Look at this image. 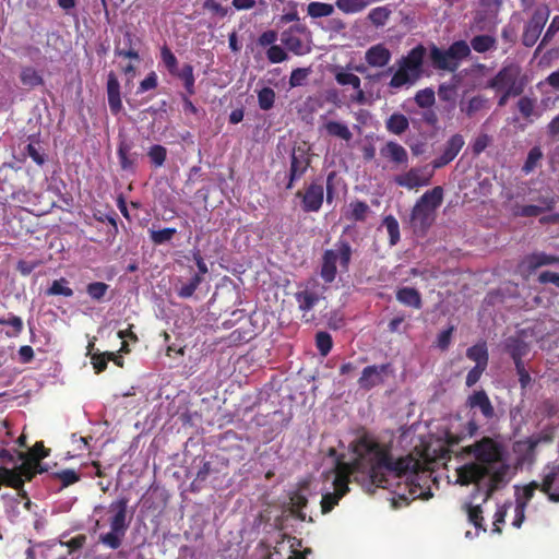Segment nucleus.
<instances>
[{"label":"nucleus","instance_id":"0eeeda50","mask_svg":"<svg viewBox=\"0 0 559 559\" xmlns=\"http://www.w3.org/2000/svg\"><path fill=\"white\" fill-rule=\"evenodd\" d=\"M109 508L115 512L110 519V531L99 536V543L111 549H118L129 527L127 522L128 499L120 498L114 501Z\"/></svg>","mask_w":559,"mask_h":559},{"label":"nucleus","instance_id":"79ce46f5","mask_svg":"<svg viewBox=\"0 0 559 559\" xmlns=\"http://www.w3.org/2000/svg\"><path fill=\"white\" fill-rule=\"evenodd\" d=\"M50 450L45 448L43 441H37L27 453H20V459H26L37 466H41L40 461L49 455Z\"/></svg>","mask_w":559,"mask_h":559},{"label":"nucleus","instance_id":"9b49d317","mask_svg":"<svg viewBox=\"0 0 559 559\" xmlns=\"http://www.w3.org/2000/svg\"><path fill=\"white\" fill-rule=\"evenodd\" d=\"M302 542L299 538L282 534V539L276 543L274 551L271 554L272 559H306L311 554L310 548L300 550Z\"/></svg>","mask_w":559,"mask_h":559},{"label":"nucleus","instance_id":"393cba45","mask_svg":"<svg viewBox=\"0 0 559 559\" xmlns=\"http://www.w3.org/2000/svg\"><path fill=\"white\" fill-rule=\"evenodd\" d=\"M395 298L405 307H411L416 310H419L423 307L421 295L419 290L414 287L404 286L397 288L395 292Z\"/></svg>","mask_w":559,"mask_h":559},{"label":"nucleus","instance_id":"338daca9","mask_svg":"<svg viewBox=\"0 0 559 559\" xmlns=\"http://www.w3.org/2000/svg\"><path fill=\"white\" fill-rule=\"evenodd\" d=\"M310 70L307 68H297L294 69L289 76V85L290 87L301 86L307 80Z\"/></svg>","mask_w":559,"mask_h":559},{"label":"nucleus","instance_id":"72a5a7b5","mask_svg":"<svg viewBox=\"0 0 559 559\" xmlns=\"http://www.w3.org/2000/svg\"><path fill=\"white\" fill-rule=\"evenodd\" d=\"M5 485L17 490H23L24 478H21V474L16 469H10L0 467V486Z\"/></svg>","mask_w":559,"mask_h":559},{"label":"nucleus","instance_id":"b1692460","mask_svg":"<svg viewBox=\"0 0 559 559\" xmlns=\"http://www.w3.org/2000/svg\"><path fill=\"white\" fill-rule=\"evenodd\" d=\"M508 473H509V465L502 463L498 468L495 471L489 469V474L487 477H489L487 488H486V497L485 500L489 499L493 492H496L501 486L506 485L508 483Z\"/></svg>","mask_w":559,"mask_h":559},{"label":"nucleus","instance_id":"a19ab883","mask_svg":"<svg viewBox=\"0 0 559 559\" xmlns=\"http://www.w3.org/2000/svg\"><path fill=\"white\" fill-rule=\"evenodd\" d=\"M486 108H488V99L483 95L473 96L466 105H461V111L468 118L474 117L477 112Z\"/></svg>","mask_w":559,"mask_h":559},{"label":"nucleus","instance_id":"bb28decb","mask_svg":"<svg viewBox=\"0 0 559 559\" xmlns=\"http://www.w3.org/2000/svg\"><path fill=\"white\" fill-rule=\"evenodd\" d=\"M524 263L528 272H534L545 265L558 264L559 255L548 254L545 252H533L525 258Z\"/></svg>","mask_w":559,"mask_h":559},{"label":"nucleus","instance_id":"69168bd1","mask_svg":"<svg viewBox=\"0 0 559 559\" xmlns=\"http://www.w3.org/2000/svg\"><path fill=\"white\" fill-rule=\"evenodd\" d=\"M266 58L271 63H281L287 60L288 55L280 45H273L266 50Z\"/></svg>","mask_w":559,"mask_h":559},{"label":"nucleus","instance_id":"9d476101","mask_svg":"<svg viewBox=\"0 0 559 559\" xmlns=\"http://www.w3.org/2000/svg\"><path fill=\"white\" fill-rule=\"evenodd\" d=\"M435 170L433 166L429 165L412 167L406 173L395 176L394 182L408 190L426 187L430 185Z\"/></svg>","mask_w":559,"mask_h":559},{"label":"nucleus","instance_id":"a878e982","mask_svg":"<svg viewBox=\"0 0 559 559\" xmlns=\"http://www.w3.org/2000/svg\"><path fill=\"white\" fill-rule=\"evenodd\" d=\"M380 154L382 157L395 163V164H407L408 154L404 146L401 144L389 141L381 147Z\"/></svg>","mask_w":559,"mask_h":559},{"label":"nucleus","instance_id":"20e7f679","mask_svg":"<svg viewBox=\"0 0 559 559\" xmlns=\"http://www.w3.org/2000/svg\"><path fill=\"white\" fill-rule=\"evenodd\" d=\"M443 188L437 186L426 191L415 203L411 212V223L415 229L425 233L435 221V212L442 204Z\"/></svg>","mask_w":559,"mask_h":559},{"label":"nucleus","instance_id":"4d7b16f0","mask_svg":"<svg viewBox=\"0 0 559 559\" xmlns=\"http://www.w3.org/2000/svg\"><path fill=\"white\" fill-rule=\"evenodd\" d=\"M414 99H415V103L418 105V107L430 108L436 102L435 91L429 87L419 90L415 94Z\"/></svg>","mask_w":559,"mask_h":559},{"label":"nucleus","instance_id":"603ef678","mask_svg":"<svg viewBox=\"0 0 559 559\" xmlns=\"http://www.w3.org/2000/svg\"><path fill=\"white\" fill-rule=\"evenodd\" d=\"M147 156L154 167H162L167 158V150L160 144H154L148 148Z\"/></svg>","mask_w":559,"mask_h":559},{"label":"nucleus","instance_id":"8fccbe9b","mask_svg":"<svg viewBox=\"0 0 559 559\" xmlns=\"http://www.w3.org/2000/svg\"><path fill=\"white\" fill-rule=\"evenodd\" d=\"M202 282H203V277L200 274H194L188 283L182 284L177 289V295L180 298H185V299L192 297Z\"/></svg>","mask_w":559,"mask_h":559},{"label":"nucleus","instance_id":"c03bdc74","mask_svg":"<svg viewBox=\"0 0 559 559\" xmlns=\"http://www.w3.org/2000/svg\"><path fill=\"white\" fill-rule=\"evenodd\" d=\"M20 80L24 86L34 88L44 84L41 75L32 67H25L22 69Z\"/></svg>","mask_w":559,"mask_h":559},{"label":"nucleus","instance_id":"58836bf2","mask_svg":"<svg viewBox=\"0 0 559 559\" xmlns=\"http://www.w3.org/2000/svg\"><path fill=\"white\" fill-rule=\"evenodd\" d=\"M466 357L476 362V366L488 365V349L485 342L477 343L466 350Z\"/></svg>","mask_w":559,"mask_h":559},{"label":"nucleus","instance_id":"2f4dec72","mask_svg":"<svg viewBox=\"0 0 559 559\" xmlns=\"http://www.w3.org/2000/svg\"><path fill=\"white\" fill-rule=\"evenodd\" d=\"M372 3V0H335V7L344 14L360 13Z\"/></svg>","mask_w":559,"mask_h":559},{"label":"nucleus","instance_id":"7c9ffc66","mask_svg":"<svg viewBox=\"0 0 559 559\" xmlns=\"http://www.w3.org/2000/svg\"><path fill=\"white\" fill-rule=\"evenodd\" d=\"M469 47L471 50L473 49L478 53H485L497 49V39L495 36L488 34L476 35L471 39Z\"/></svg>","mask_w":559,"mask_h":559},{"label":"nucleus","instance_id":"3c124183","mask_svg":"<svg viewBox=\"0 0 559 559\" xmlns=\"http://www.w3.org/2000/svg\"><path fill=\"white\" fill-rule=\"evenodd\" d=\"M160 59L170 75H174L175 73H177V71L179 70L178 69V60L167 45H164L160 48Z\"/></svg>","mask_w":559,"mask_h":559},{"label":"nucleus","instance_id":"39448f33","mask_svg":"<svg viewBox=\"0 0 559 559\" xmlns=\"http://www.w3.org/2000/svg\"><path fill=\"white\" fill-rule=\"evenodd\" d=\"M352 253V246L344 239L337 240L334 245V249H328L323 252L320 276L326 284L334 282L336 277L337 261L340 262L342 271H348Z\"/></svg>","mask_w":559,"mask_h":559},{"label":"nucleus","instance_id":"f3484780","mask_svg":"<svg viewBox=\"0 0 559 559\" xmlns=\"http://www.w3.org/2000/svg\"><path fill=\"white\" fill-rule=\"evenodd\" d=\"M469 409H479L483 417L490 421L496 418L495 407L485 390L474 391L466 400Z\"/></svg>","mask_w":559,"mask_h":559},{"label":"nucleus","instance_id":"c756f323","mask_svg":"<svg viewBox=\"0 0 559 559\" xmlns=\"http://www.w3.org/2000/svg\"><path fill=\"white\" fill-rule=\"evenodd\" d=\"M136 41L139 39L131 32H126L123 35V47H115V55L118 57L129 58L139 61L140 55L136 49Z\"/></svg>","mask_w":559,"mask_h":559},{"label":"nucleus","instance_id":"412c9836","mask_svg":"<svg viewBox=\"0 0 559 559\" xmlns=\"http://www.w3.org/2000/svg\"><path fill=\"white\" fill-rule=\"evenodd\" d=\"M431 64L437 70L455 72L459 68L453 58L449 55L448 49H441L432 45L429 52Z\"/></svg>","mask_w":559,"mask_h":559},{"label":"nucleus","instance_id":"de8ad7c7","mask_svg":"<svg viewBox=\"0 0 559 559\" xmlns=\"http://www.w3.org/2000/svg\"><path fill=\"white\" fill-rule=\"evenodd\" d=\"M22 460H23L22 464H21L19 467H16L15 469H16V472H17L19 474H21V478H24V481H25V480H28V481H29V480H32V479H33V477H34L37 473H39V474H40V473H44V472H46V471H47V468H46V467H44V466H37V465H35L33 462H31V461H28V460H26V459H22Z\"/></svg>","mask_w":559,"mask_h":559},{"label":"nucleus","instance_id":"e2e57ef3","mask_svg":"<svg viewBox=\"0 0 559 559\" xmlns=\"http://www.w3.org/2000/svg\"><path fill=\"white\" fill-rule=\"evenodd\" d=\"M53 477L61 481L63 488L80 480V475L74 469L70 468L55 473Z\"/></svg>","mask_w":559,"mask_h":559},{"label":"nucleus","instance_id":"4be33fe9","mask_svg":"<svg viewBox=\"0 0 559 559\" xmlns=\"http://www.w3.org/2000/svg\"><path fill=\"white\" fill-rule=\"evenodd\" d=\"M107 96L111 114L118 115L122 109L120 83L112 71L109 72L107 78Z\"/></svg>","mask_w":559,"mask_h":559},{"label":"nucleus","instance_id":"6e6d98bb","mask_svg":"<svg viewBox=\"0 0 559 559\" xmlns=\"http://www.w3.org/2000/svg\"><path fill=\"white\" fill-rule=\"evenodd\" d=\"M316 346L321 356H326L333 346V340L330 333L320 331L316 334Z\"/></svg>","mask_w":559,"mask_h":559},{"label":"nucleus","instance_id":"864d4df0","mask_svg":"<svg viewBox=\"0 0 559 559\" xmlns=\"http://www.w3.org/2000/svg\"><path fill=\"white\" fill-rule=\"evenodd\" d=\"M108 289L109 285L104 282H93L86 286L87 295L95 301H103Z\"/></svg>","mask_w":559,"mask_h":559},{"label":"nucleus","instance_id":"c9c22d12","mask_svg":"<svg viewBox=\"0 0 559 559\" xmlns=\"http://www.w3.org/2000/svg\"><path fill=\"white\" fill-rule=\"evenodd\" d=\"M369 212L370 207L366 202L356 200L349 203V211L345 214V217L354 222H364Z\"/></svg>","mask_w":559,"mask_h":559},{"label":"nucleus","instance_id":"dca6fc26","mask_svg":"<svg viewBox=\"0 0 559 559\" xmlns=\"http://www.w3.org/2000/svg\"><path fill=\"white\" fill-rule=\"evenodd\" d=\"M465 141L462 134H453L444 144L440 156L431 162L433 169H439L450 164L464 146Z\"/></svg>","mask_w":559,"mask_h":559},{"label":"nucleus","instance_id":"e433bc0d","mask_svg":"<svg viewBox=\"0 0 559 559\" xmlns=\"http://www.w3.org/2000/svg\"><path fill=\"white\" fill-rule=\"evenodd\" d=\"M391 14L392 10L389 5L376 7L369 11L367 19L374 27L378 28L386 24Z\"/></svg>","mask_w":559,"mask_h":559},{"label":"nucleus","instance_id":"4468645a","mask_svg":"<svg viewBox=\"0 0 559 559\" xmlns=\"http://www.w3.org/2000/svg\"><path fill=\"white\" fill-rule=\"evenodd\" d=\"M311 158L308 151L302 147L294 148L290 156V167L286 189L290 190L295 182L300 180L310 167Z\"/></svg>","mask_w":559,"mask_h":559},{"label":"nucleus","instance_id":"f257e3e1","mask_svg":"<svg viewBox=\"0 0 559 559\" xmlns=\"http://www.w3.org/2000/svg\"><path fill=\"white\" fill-rule=\"evenodd\" d=\"M352 449L355 454L352 462L343 461V456H337L335 460L334 492L322 496L323 514L334 509L340 499L349 491L348 484L353 480L359 481L360 475L368 477L372 485L386 488L390 486L388 474H393L395 477L407 475L415 477L421 469L418 459L408 454L394 460L390 449L368 433L358 437L353 442Z\"/></svg>","mask_w":559,"mask_h":559},{"label":"nucleus","instance_id":"ddd939ff","mask_svg":"<svg viewBox=\"0 0 559 559\" xmlns=\"http://www.w3.org/2000/svg\"><path fill=\"white\" fill-rule=\"evenodd\" d=\"M551 438L549 436H531L528 438L516 440L512 450L516 456L519 464H532L535 461L536 448L542 442H549Z\"/></svg>","mask_w":559,"mask_h":559},{"label":"nucleus","instance_id":"c85d7f7f","mask_svg":"<svg viewBox=\"0 0 559 559\" xmlns=\"http://www.w3.org/2000/svg\"><path fill=\"white\" fill-rule=\"evenodd\" d=\"M289 502L290 512L295 518L300 521L313 522V519L311 516L307 518V514L304 512V508L308 504V499L301 490L293 491L289 496Z\"/></svg>","mask_w":559,"mask_h":559},{"label":"nucleus","instance_id":"a211bd4d","mask_svg":"<svg viewBox=\"0 0 559 559\" xmlns=\"http://www.w3.org/2000/svg\"><path fill=\"white\" fill-rule=\"evenodd\" d=\"M540 491L547 495L552 502H559V468L556 465H547L544 468Z\"/></svg>","mask_w":559,"mask_h":559},{"label":"nucleus","instance_id":"cd10ccee","mask_svg":"<svg viewBox=\"0 0 559 559\" xmlns=\"http://www.w3.org/2000/svg\"><path fill=\"white\" fill-rule=\"evenodd\" d=\"M506 350L513 359L514 366L524 364L523 357L528 353V344L520 337H509L506 341Z\"/></svg>","mask_w":559,"mask_h":559},{"label":"nucleus","instance_id":"09e8293b","mask_svg":"<svg viewBox=\"0 0 559 559\" xmlns=\"http://www.w3.org/2000/svg\"><path fill=\"white\" fill-rule=\"evenodd\" d=\"M382 225L386 228L389 234V242L391 246H395L401 238L400 225L397 219L393 215H388L383 218Z\"/></svg>","mask_w":559,"mask_h":559},{"label":"nucleus","instance_id":"37998d69","mask_svg":"<svg viewBox=\"0 0 559 559\" xmlns=\"http://www.w3.org/2000/svg\"><path fill=\"white\" fill-rule=\"evenodd\" d=\"M449 55L456 62V67H460L462 60L466 59L471 55V47L465 40H456L452 43L449 48Z\"/></svg>","mask_w":559,"mask_h":559},{"label":"nucleus","instance_id":"aec40b11","mask_svg":"<svg viewBox=\"0 0 559 559\" xmlns=\"http://www.w3.org/2000/svg\"><path fill=\"white\" fill-rule=\"evenodd\" d=\"M392 53L384 44L371 46L365 52V60L372 68H384L389 64Z\"/></svg>","mask_w":559,"mask_h":559},{"label":"nucleus","instance_id":"f704fd0d","mask_svg":"<svg viewBox=\"0 0 559 559\" xmlns=\"http://www.w3.org/2000/svg\"><path fill=\"white\" fill-rule=\"evenodd\" d=\"M173 76H176L182 81L186 93L188 95L192 96L195 94V79L193 74V67L190 63L183 64L182 68L179 69Z\"/></svg>","mask_w":559,"mask_h":559},{"label":"nucleus","instance_id":"a18cd8bd","mask_svg":"<svg viewBox=\"0 0 559 559\" xmlns=\"http://www.w3.org/2000/svg\"><path fill=\"white\" fill-rule=\"evenodd\" d=\"M281 40L283 45L293 53L297 56L306 53L302 40L294 34H290V32H283Z\"/></svg>","mask_w":559,"mask_h":559},{"label":"nucleus","instance_id":"6ab92c4d","mask_svg":"<svg viewBox=\"0 0 559 559\" xmlns=\"http://www.w3.org/2000/svg\"><path fill=\"white\" fill-rule=\"evenodd\" d=\"M480 5L484 8L475 14V23L479 26V29H485V21L489 20L492 25L497 24V16L502 5L503 0H479Z\"/></svg>","mask_w":559,"mask_h":559},{"label":"nucleus","instance_id":"f03ea898","mask_svg":"<svg viewBox=\"0 0 559 559\" xmlns=\"http://www.w3.org/2000/svg\"><path fill=\"white\" fill-rule=\"evenodd\" d=\"M465 452L473 455L477 462L464 464L457 469L461 485H478L488 476L490 465L504 461V447L490 437H483L466 447Z\"/></svg>","mask_w":559,"mask_h":559},{"label":"nucleus","instance_id":"13d9d810","mask_svg":"<svg viewBox=\"0 0 559 559\" xmlns=\"http://www.w3.org/2000/svg\"><path fill=\"white\" fill-rule=\"evenodd\" d=\"M275 92L271 87H263L258 92V103L262 110H270L274 106Z\"/></svg>","mask_w":559,"mask_h":559},{"label":"nucleus","instance_id":"423d86ee","mask_svg":"<svg viewBox=\"0 0 559 559\" xmlns=\"http://www.w3.org/2000/svg\"><path fill=\"white\" fill-rule=\"evenodd\" d=\"M527 85V78L522 74L520 66L509 63L502 68L487 82V87L499 92H511L523 94Z\"/></svg>","mask_w":559,"mask_h":559},{"label":"nucleus","instance_id":"774afa93","mask_svg":"<svg viewBox=\"0 0 559 559\" xmlns=\"http://www.w3.org/2000/svg\"><path fill=\"white\" fill-rule=\"evenodd\" d=\"M490 143V136L486 133L479 134L475 138L472 144V152L474 155L483 153Z\"/></svg>","mask_w":559,"mask_h":559},{"label":"nucleus","instance_id":"680f3d73","mask_svg":"<svg viewBox=\"0 0 559 559\" xmlns=\"http://www.w3.org/2000/svg\"><path fill=\"white\" fill-rule=\"evenodd\" d=\"M468 521L477 528L483 526V509L480 506H472L471 503L465 504Z\"/></svg>","mask_w":559,"mask_h":559},{"label":"nucleus","instance_id":"7ed1b4c3","mask_svg":"<svg viewBox=\"0 0 559 559\" xmlns=\"http://www.w3.org/2000/svg\"><path fill=\"white\" fill-rule=\"evenodd\" d=\"M426 55V47L419 44L412 48L407 55L396 60V70L389 82V86L393 90H400L415 85L424 75Z\"/></svg>","mask_w":559,"mask_h":559},{"label":"nucleus","instance_id":"ea45409f","mask_svg":"<svg viewBox=\"0 0 559 559\" xmlns=\"http://www.w3.org/2000/svg\"><path fill=\"white\" fill-rule=\"evenodd\" d=\"M324 129L330 136L338 138L344 141H349L353 138V133L349 128L343 122L333 120L328 121L324 124Z\"/></svg>","mask_w":559,"mask_h":559},{"label":"nucleus","instance_id":"0e129e2a","mask_svg":"<svg viewBox=\"0 0 559 559\" xmlns=\"http://www.w3.org/2000/svg\"><path fill=\"white\" fill-rule=\"evenodd\" d=\"M335 80L340 85H352L354 90H359L360 79L354 73L341 71L336 73Z\"/></svg>","mask_w":559,"mask_h":559},{"label":"nucleus","instance_id":"49530a36","mask_svg":"<svg viewBox=\"0 0 559 559\" xmlns=\"http://www.w3.org/2000/svg\"><path fill=\"white\" fill-rule=\"evenodd\" d=\"M48 296H64L72 297L73 289L69 287V282L67 278L61 277L52 282L50 287L46 290Z\"/></svg>","mask_w":559,"mask_h":559},{"label":"nucleus","instance_id":"5fc2aeb1","mask_svg":"<svg viewBox=\"0 0 559 559\" xmlns=\"http://www.w3.org/2000/svg\"><path fill=\"white\" fill-rule=\"evenodd\" d=\"M176 234V228L166 227L159 230H150V238L154 245L158 246L170 241Z\"/></svg>","mask_w":559,"mask_h":559},{"label":"nucleus","instance_id":"bf43d9fd","mask_svg":"<svg viewBox=\"0 0 559 559\" xmlns=\"http://www.w3.org/2000/svg\"><path fill=\"white\" fill-rule=\"evenodd\" d=\"M516 106L522 117L525 119H530L534 115L536 99L528 96H522L518 100Z\"/></svg>","mask_w":559,"mask_h":559},{"label":"nucleus","instance_id":"f8f14e48","mask_svg":"<svg viewBox=\"0 0 559 559\" xmlns=\"http://www.w3.org/2000/svg\"><path fill=\"white\" fill-rule=\"evenodd\" d=\"M548 17V7L543 5L535 9L532 17L526 23L522 35V44L525 47H533L536 44Z\"/></svg>","mask_w":559,"mask_h":559},{"label":"nucleus","instance_id":"5701e85b","mask_svg":"<svg viewBox=\"0 0 559 559\" xmlns=\"http://www.w3.org/2000/svg\"><path fill=\"white\" fill-rule=\"evenodd\" d=\"M132 144L126 140L120 141L117 155L122 170L134 173L138 166V154L132 153Z\"/></svg>","mask_w":559,"mask_h":559},{"label":"nucleus","instance_id":"6e6552de","mask_svg":"<svg viewBox=\"0 0 559 559\" xmlns=\"http://www.w3.org/2000/svg\"><path fill=\"white\" fill-rule=\"evenodd\" d=\"M324 290L325 288L314 278L299 284V290L294 294V297L299 311L302 313V322L311 323L316 319L314 314L310 312L324 298Z\"/></svg>","mask_w":559,"mask_h":559},{"label":"nucleus","instance_id":"052dcab7","mask_svg":"<svg viewBox=\"0 0 559 559\" xmlns=\"http://www.w3.org/2000/svg\"><path fill=\"white\" fill-rule=\"evenodd\" d=\"M542 158L543 153L540 147L535 146L531 148V151L527 154L526 160L523 165V171L525 174H530L531 171H533Z\"/></svg>","mask_w":559,"mask_h":559},{"label":"nucleus","instance_id":"1a4fd4ad","mask_svg":"<svg viewBox=\"0 0 559 559\" xmlns=\"http://www.w3.org/2000/svg\"><path fill=\"white\" fill-rule=\"evenodd\" d=\"M295 198L300 200V207L305 213H317L321 210L324 202V187L321 178H316L311 182L295 193Z\"/></svg>","mask_w":559,"mask_h":559},{"label":"nucleus","instance_id":"473e14b6","mask_svg":"<svg viewBox=\"0 0 559 559\" xmlns=\"http://www.w3.org/2000/svg\"><path fill=\"white\" fill-rule=\"evenodd\" d=\"M409 127L407 117L400 112L392 114L385 121L386 130L395 135L403 134Z\"/></svg>","mask_w":559,"mask_h":559},{"label":"nucleus","instance_id":"4c0bfd02","mask_svg":"<svg viewBox=\"0 0 559 559\" xmlns=\"http://www.w3.org/2000/svg\"><path fill=\"white\" fill-rule=\"evenodd\" d=\"M335 11V4L312 1L307 5V13L312 19L331 16Z\"/></svg>","mask_w":559,"mask_h":559},{"label":"nucleus","instance_id":"2eb2a0df","mask_svg":"<svg viewBox=\"0 0 559 559\" xmlns=\"http://www.w3.org/2000/svg\"><path fill=\"white\" fill-rule=\"evenodd\" d=\"M392 372V366L390 362L382 365H371L362 369L361 376L358 379V385L365 391L384 383V376Z\"/></svg>","mask_w":559,"mask_h":559}]
</instances>
